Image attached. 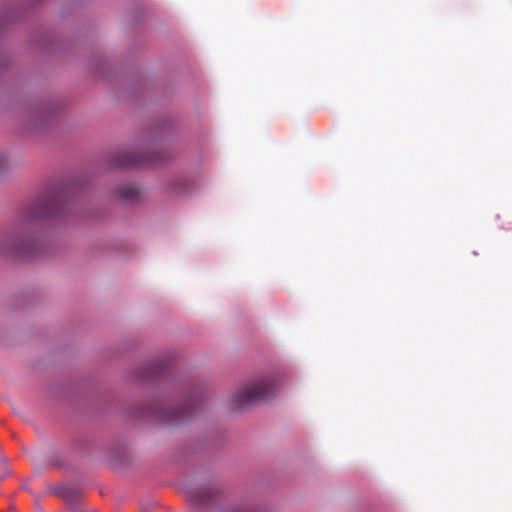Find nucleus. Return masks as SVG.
<instances>
[{
	"label": "nucleus",
	"mask_w": 512,
	"mask_h": 512,
	"mask_svg": "<svg viewBox=\"0 0 512 512\" xmlns=\"http://www.w3.org/2000/svg\"><path fill=\"white\" fill-rule=\"evenodd\" d=\"M212 491L209 488H200L193 492H191V499L196 504H204L210 497H211Z\"/></svg>",
	"instance_id": "39448f33"
},
{
	"label": "nucleus",
	"mask_w": 512,
	"mask_h": 512,
	"mask_svg": "<svg viewBox=\"0 0 512 512\" xmlns=\"http://www.w3.org/2000/svg\"><path fill=\"white\" fill-rule=\"evenodd\" d=\"M57 205L58 197L56 195L50 196L48 198L41 197L35 203V211L33 212V217L45 218L53 216L58 211Z\"/></svg>",
	"instance_id": "f03ea898"
},
{
	"label": "nucleus",
	"mask_w": 512,
	"mask_h": 512,
	"mask_svg": "<svg viewBox=\"0 0 512 512\" xmlns=\"http://www.w3.org/2000/svg\"><path fill=\"white\" fill-rule=\"evenodd\" d=\"M162 368L157 367V373L161 372Z\"/></svg>",
	"instance_id": "0eeeda50"
},
{
	"label": "nucleus",
	"mask_w": 512,
	"mask_h": 512,
	"mask_svg": "<svg viewBox=\"0 0 512 512\" xmlns=\"http://www.w3.org/2000/svg\"><path fill=\"white\" fill-rule=\"evenodd\" d=\"M4 166V158L0 155V169Z\"/></svg>",
	"instance_id": "423d86ee"
},
{
	"label": "nucleus",
	"mask_w": 512,
	"mask_h": 512,
	"mask_svg": "<svg viewBox=\"0 0 512 512\" xmlns=\"http://www.w3.org/2000/svg\"><path fill=\"white\" fill-rule=\"evenodd\" d=\"M145 163L146 160L142 156L134 154L122 155L117 162L119 166H137Z\"/></svg>",
	"instance_id": "20e7f679"
},
{
	"label": "nucleus",
	"mask_w": 512,
	"mask_h": 512,
	"mask_svg": "<svg viewBox=\"0 0 512 512\" xmlns=\"http://www.w3.org/2000/svg\"><path fill=\"white\" fill-rule=\"evenodd\" d=\"M276 390L275 383L270 379H263L251 385L240 388L233 398L235 408H242L259 400L268 399Z\"/></svg>",
	"instance_id": "f257e3e1"
},
{
	"label": "nucleus",
	"mask_w": 512,
	"mask_h": 512,
	"mask_svg": "<svg viewBox=\"0 0 512 512\" xmlns=\"http://www.w3.org/2000/svg\"><path fill=\"white\" fill-rule=\"evenodd\" d=\"M197 405L198 399L190 397L187 401H185L171 412V414L168 416V420H179L187 418L195 411Z\"/></svg>",
	"instance_id": "7ed1b4c3"
}]
</instances>
